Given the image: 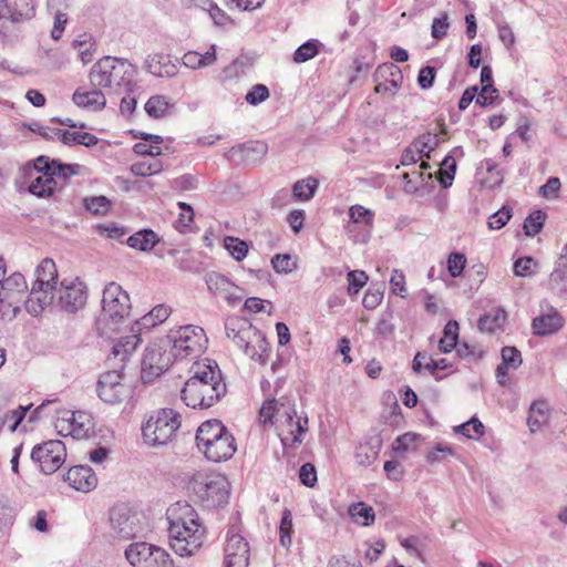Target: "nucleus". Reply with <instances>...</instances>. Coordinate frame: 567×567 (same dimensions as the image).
<instances>
[{"label":"nucleus","mask_w":567,"mask_h":567,"mask_svg":"<svg viewBox=\"0 0 567 567\" xmlns=\"http://www.w3.org/2000/svg\"><path fill=\"white\" fill-rule=\"evenodd\" d=\"M167 344L152 343L143 354L141 378L144 382H151L153 379L159 377L172 364V350L167 351Z\"/></svg>","instance_id":"nucleus-16"},{"label":"nucleus","mask_w":567,"mask_h":567,"mask_svg":"<svg viewBox=\"0 0 567 567\" xmlns=\"http://www.w3.org/2000/svg\"><path fill=\"white\" fill-rule=\"evenodd\" d=\"M166 517L172 549L181 557L194 555L202 547L206 534L194 507L187 502H176L167 508Z\"/></svg>","instance_id":"nucleus-1"},{"label":"nucleus","mask_w":567,"mask_h":567,"mask_svg":"<svg viewBox=\"0 0 567 567\" xmlns=\"http://www.w3.org/2000/svg\"><path fill=\"white\" fill-rule=\"evenodd\" d=\"M22 22L10 17L0 18V44L2 47H10L19 42Z\"/></svg>","instance_id":"nucleus-32"},{"label":"nucleus","mask_w":567,"mask_h":567,"mask_svg":"<svg viewBox=\"0 0 567 567\" xmlns=\"http://www.w3.org/2000/svg\"><path fill=\"white\" fill-rule=\"evenodd\" d=\"M291 530L292 516L289 509H285L279 526L280 543L285 547H288L291 544Z\"/></svg>","instance_id":"nucleus-54"},{"label":"nucleus","mask_w":567,"mask_h":567,"mask_svg":"<svg viewBox=\"0 0 567 567\" xmlns=\"http://www.w3.org/2000/svg\"><path fill=\"white\" fill-rule=\"evenodd\" d=\"M288 402H290L289 399H271L264 402L259 411L260 422L264 424H275L278 420V416H280L282 413V410L287 408Z\"/></svg>","instance_id":"nucleus-33"},{"label":"nucleus","mask_w":567,"mask_h":567,"mask_svg":"<svg viewBox=\"0 0 567 567\" xmlns=\"http://www.w3.org/2000/svg\"><path fill=\"white\" fill-rule=\"evenodd\" d=\"M564 327V318L554 307L535 317L532 321L533 332L539 337H546L558 332Z\"/></svg>","instance_id":"nucleus-22"},{"label":"nucleus","mask_w":567,"mask_h":567,"mask_svg":"<svg viewBox=\"0 0 567 567\" xmlns=\"http://www.w3.org/2000/svg\"><path fill=\"white\" fill-rule=\"evenodd\" d=\"M190 377L181 391V398L192 409H207L214 405L226 392L218 365L208 360L196 361Z\"/></svg>","instance_id":"nucleus-2"},{"label":"nucleus","mask_w":567,"mask_h":567,"mask_svg":"<svg viewBox=\"0 0 567 567\" xmlns=\"http://www.w3.org/2000/svg\"><path fill=\"white\" fill-rule=\"evenodd\" d=\"M35 280L25 300V309L32 316L41 315L54 303V292L58 288V269L55 262L43 259L34 271Z\"/></svg>","instance_id":"nucleus-6"},{"label":"nucleus","mask_w":567,"mask_h":567,"mask_svg":"<svg viewBox=\"0 0 567 567\" xmlns=\"http://www.w3.org/2000/svg\"><path fill=\"white\" fill-rule=\"evenodd\" d=\"M81 171V165L79 164H62L59 161L53 159L52 172L54 173V178H62L66 181L71 176L78 175Z\"/></svg>","instance_id":"nucleus-53"},{"label":"nucleus","mask_w":567,"mask_h":567,"mask_svg":"<svg viewBox=\"0 0 567 567\" xmlns=\"http://www.w3.org/2000/svg\"><path fill=\"white\" fill-rule=\"evenodd\" d=\"M225 567H248L250 548L248 542L241 535L239 524L228 527L225 543Z\"/></svg>","instance_id":"nucleus-17"},{"label":"nucleus","mask_w":567,"mask_h":567,"mask_svg":"<svg viewBox=\"0 0 567 567\" xmlns=\"http://www.w3.org/2000/svg\"><path fill=\"white\" fill-rule=\"evenodd\" d=\"M498 96V91L494 85H484L476 94V104L480 106H487L494 103Z\"/></svg>","instance_id":"nucleus-62"},{"label":"nucleus","mask_w":567,"mask_h":567,"mask_svg":"<svg viewBox=\"0 0 567 567\" xmlns=\"http://www.w3.org/2000/svg\"><path fill=\"white\" fill-rule=\"evenodd\" d=\"M545 221V214L542 210H536L530 214L524 221V230L527 236H536L543 229Z\"/></svg>","instance_id":"nucleus-51"},{"label":"nucleus","mask_w":567,"mask_h":567,"mask_svg":"<svg viewBox=\"0 0 567 567\" xmlns=\"http://www.w3.org/2000/svg\"><path fill=\"white\" fill-rule=\"evenodd\" d=\"M567 281V244L563 248L559 262L549 276L551 287H560Z\"/></svg>","instance_id":"nucleus-46"},{"label":"nucleus","mask_w":567,"mask_h":567,"mask_svg":"<svg viewBox=\"0 0 567 567\" xmlns=\"http://www.w3.org/2000/svg\"><path fill=\"white\" fill-rule=\"evenodd\" d=\"M271 265L278 274H288L296 269L297 265L290 255L277 254L271 258Z\"/></svg>","instance_id":"nucleus-55"},{"label":"nucleus","mask_w":567,"mask_h":567,"mask_svg":"<svg viewBox=\"0 0 567 567\" xmlns=\"http://www.w3.org/2000/svg\"><path fill=\"white\" fill-rule=\"evenodd\" d=\"M34 14V0H0V18L10 17L16 21L25 22Z\"/></svg>","instance_id":"nucleus-25"},{"label":"nucleus","mask_w":567,"mask_h":567,"mask_svg":"<svg viewBox=\"0 0 567 567\" xmlns=\"http://www.w3.org/2000/svg\"><path fill=\"white\" fill-rule=\"evenodd\" d=\"M174 103L166 95L157 94L151 96L145 103V112L150 117L161 118L168 114Z\"/></svg>","instance_id":"nucleus-35"},{"label":"nucleus","mask_w":567,"mask_h":567,"mask_svg":"<svg viewBox=\"0 0 567 567\" xmlns=\"http://www.w3.org/2000/svg\"><path fill=\"white\" fill-rule=\"evenodd\" d=\"M511 217V209L504 206L489 217L488 227L491 229L498 230L508 223Z\"/></svg>","instance_id":"nucleus-63"},{"label":"nucleus","mask_w":567,"mask_h":567,"mask_svg":"<svg viewBox=\"0 0 567 567\" xmlns=\"http://www.w3.org/2000/svg\"><path fill=\"white\" fill-rule=\"evenodd\" d=\"M548 405L545 401H535L529 406V414L527 417V425L532 433L540 430L543 424L547 421Z\"/></svg>","instance_id":"nucleus-38"},{"label":"nucleus","mask_w":567,"mask_h":567,"mask_svg":"<svg viewBox=\"0 0 567 567\" xmlns=\"http://www.w3.org/2000/svg\"><path fill=\"white\" fill-rule=\"evenodd\" d=\"M193 491L197 499L206 508H215L227 504L229 484L224 475H209L195 480Z\"/></svg>","instance_id":"nucleus-10"},{"label":"nucleus","mask_w":567,"mask_h":567,"mask_svg":"<svg viewBox=\"0 0 567 567\" xmlns=\"http://www.w3.org/2000/svg\"><path fill=\"white\" fill-rule=\"evenodd\" d=\"M131 307L128 293L118 284L110 282L103 290L100 322L109 326L110 331H115L130 315Z\"/></svg>","instance_id":"nucleus-9"},{"label":"nucleus","mask_w":567,"mask_h":567,"mask_svg":"<svg viewBox=\"0 0 567 567\" xmlns=\"http://www.w3.org/2000/svg\"><path fill=\"white\" fill-rule=\"evenodd\" d=\"M65 481L76 491L87 493L97 485V477L93 470L86 465H78L69 468Z\"/></svg>","instance_id":"nucleus-23"},{"label":"nucleus","mask_w":567,"mask_h":567,"mask_svg":"<svg viewBox=\"0 0 567 567\" xmlns=\"http://www.w3.org/2000/svg\"><path fill=\"white\" fill-rule=\"evenodd\" d=\"M54 135H56L58 140L61 141L64 145H84L86 147H91L97 144L99 138L91 133L87 132H72L68 130H55L53 131Z\"/></svg>","instance_id":"nucleus-31"},{"label":"nucleus","mask_w":567,"mask_h":567,"mask_svg":"<svg viewBox=\"0 0 567 567\" xmlns=\"http://www.w3.org/2000/svg\"><path fill=\"white\" fill-rule=\"evenodd\" d=\"M73 103L85 110L99 112L106 105V96L102 89L93 87L91 90L80 86L72 95Z\"/></svg>","instance_id":"nucleus-24"},{"label":"nucleus","mask_w":567,"mask_h":567,"mask_svg":"<svg viewBox=\"0 0 567 567\" xmlns=\"http://www.w3.org/2000/svg\"><path fill=\"white\" fill-rule=\"evenodd\" d=\"M217 60L216 45L212 44L205 53L188 51L182 56V64L192 70L212 66Z\"/></svg>","instance_id":"nucleus-30"},{"label":"nucleus","mask_w":567,"mask_h":567,"mask_svg":"<svg viewBox=\"0 0 567 567\" xmlns=\"http://www.w3.org/2000/svg\"><path fill=\"white\" fill-rule=\"evenodd\" d=\"M449 27V16L446 12H442L440 17L433 19L431 35L436 40H441L446 37Z\"/></svg>","instance_id":"nucleus-58"},{"label":"nucleus","mask_w":567,"mask_h":567,"mask_svg":"<svg viewBox=\"0 0 567 567\" xmlns=\"http://www.w3.org/2000/svg\"><path fill=\"white\" fill-rule=\"evenodd\" d=\"M136 75V66L126 59L106 55L92 65L89 80L93 87L120 95L137 90Z\"/></svg>","instance_id":"nucleus-3"},{"label":"nucleus","mask_w":567,"mask_h":567,"mask_svg":"<svg viewBox=\"0 0 567 567\" xmlns=\"http://www.w3.org/2000/svg\"><path fill=\"white\" fill-rule=\"evenodd\" d=\"M350 221L346 226L348 235L354 243H367L373 227L374 213L361 205L349 208Z\"/></svg>","instance_id":"nucleus-20"},{"label":"nucleus","mask_w":567,"mask_h":567,"mask_svg":"<svg viewBox=\"0 0 567 567\" xmlns=\"http://www.w3.org/2000/svg\"><path fill=\"white\" fill-rule=\"evenodd\" d=\"M269 97V90L264 84L254 85L246 94V102L250 105H258Z\"/></svg>","instance_id":"nucleus-59"},{"label":"nucleus","mask_w":567,"mask_h":567,"mask_svg":"<svg viewBox=\"0 0 567 567\" xmlns=\"http://www.w3.org/2000/svg\"><path fill=\"white\" fill-rule=\"evenodd\" d=\"M55 189L56 181L54 178V173L40 174L29 186V192L31 194L42 198L53 195Z\"/></svg>","instance_id":"nucleus-34"},{"label":"nucleus","mask_w":567,"mask_h":567,"mask_svg":"<svg viewBox=\"0 0 567 567\" xmlns=\"http://www.w3.org/2000/svg\"><path fill=\"white\" fill-rule=\"evenodd\" d=\"M87 300L86 286L79 278L63 279L54 292V303L49 308H58L74 313L84 308Z\"/></svg>","instance_id":"nucleus-11"},{"label":"nucleus","mask_w":567,"mask_h":567,"mask_svg":"<svg viewBox=\"0 0 567 567\" xmlns=\"http://www.w3.org/2000/svg\"><path fill=\"white\" fill-rule=\"evenodd\" d=\"M125 557L134 567H174L166 550L144 542L131 544L125 549Z\"/></svg>","instance_id":"nucleus-12"},{"label":"nucleus","mask_w":567,"mask_h":567,"mask_svg":"<svg viewBox=\"0 0 567 567\" xmlns=\"http://www.w3.org/2000/svg\"><path fill=\"white\" fill-rule=\"evenodd\" d=\"M452 455H454V450L451 446L439 443L426 454L425 460L427 463L434 464Z\"/></svg>","instance_id":"nucleus-60"},{"label":"nucleus","mask_w":567,"mask_h":567,"mask_svg":"<svg viewBox=\"0 0 567 567\" xmlns=\"http://www.w3.org/2000/svg\"><path fill=\"white\" fill-rule=\"evenodd\" d=\"M28 295L27 280L20 272H13L9 277L4 276L0 282V305L12 308L13 313L20 310L21 303L25 305Z\"/></svg>","instance_id":"nucleus-19"},{"label":"nucleus","mask_w":567,"mask_h":567,"mask_svg":"<svg viewBox=\"0 0 567 567\" xmlns=\"http://www.w3.org/2000/svg\"><path fill=\"white\" fill-rule=\"evenodd\" d=\"M465 265L466 258L463 254L452 252L447 258V270L453 278H457L462 275Z\"/></svg>","instance_id":"nucleus-57"},{"label":"nucleus","mask_w":567,"mask_h":567,"mask_svg":"<svg viewBox=\"0 0 567 567\" xmlns=\"http://www.w3.org/2000/svg\"><path fill=\"white\" fill-rule=\"evenodd\" d=\"M299 478L303 485L312 487L317 482L316 467L310 463L303 464L299 470Z\"/></svg>","instance_id":"nucleus-64"},{"label":"nucleus","mask_w":567,"mask_h":567,"mask_svg":"<svg viewBox=\"0 0 567 567\" xmlns=\"http://www.w3.org/2000/svg\"><path fill=\"white\" fill-rule=\"evenodd\" d=\"M348 293L357 295L367 285L369 277L363 270H350L347 275Z\"/></svg>","instance_id":"nucleus-50"},{"label":"nucleus","mask_w":567,"mask_h":567,"mask_svg":"<svg viewBox=\"0 0 567 567\" xmlns=\"http://www.w3.org/2000/svg\"><path fill=\"white\" fill-rule=\"evenodd\" d=\"M205 282L215 296L225 299L230 306H235L240 297L237 295L238 287L235 286L226 276L210 271L205 276Z\"/></svg>","instance_id":"nucleus-21"},{"label":"nucleus","mask_w":567,"mask_h":567,"mask_svg":"<svg viewBox=\"0 0 567 567\" xmlns=\"http://www.w3.org/2000/svg\"><path fill=\"white\" fill-rule=\"evenodd\" d=\"M537 261L533 257H520L513 266V271L517 277H530L535 274Z\"/></svg>","instance_id":"nucleus-52"},{"label":"nucleus","mask_w":567,"mask_h":567,"mask_svg":"<svg viewBox=\"0 0 567 567\" xmlns=\"http://www.w3.org/2000/svg\"><path fill=\"white\" fill-rule=\"evenodd\" d=\"M31 460L39 466L42 473L56 472L66 460V447L60 440H50L37 444L31 451Z\"/></svg>","instance_id":"nucleus-15"},{"label":"nucleus","mask_w":567,"mask_h":567,"mask_svg":"<svg viewBox=\"0 0 567 567\" xmlns=\"http://www.w3.org/2000/svg\"><path fill=\"white\" fill-rule=\"evenodd\" d=\"M440 143L439 135L435 133H425L417 136L412 144L417 148L423 157L430 158L431 153L437 147Z\"/></svg>","instance_id":"nucleus-44"},{"label":"nucleus","mask_w":567,"mask_h":567,"mask_svg":"<svg viewBox=\"0 0 567 567\" xmlns=\"http://www.w3.org/2000/svg\"><path fill=\"white\" fill-rule=\"evenodd\" d=\"M145 69L157 78H173L178 73V66L171 55L163 53L150 54L145 59Z\"/></svg>","instance_id":"nucleus-28"},{"label":"nucleus","mask_w":567,"mask_h":567,"mask_svg":"<svg viewBox=\"0 0 567 567\" xmlns=\"http://www.w3.org/2000/svg\"><path fill=\"white\" fill-rule=\"evenodd\" d=\"M111 206V200L105 196H92L84 199V207L94 215H106Z\"/></svg>","instance_id":"nucleus-48"},{"label":"nucleus","mask_w":567,"mask_h":567,"mask_svg":"<svg viewBox=\"0 0 567 567\" xmlns=\"http://www.w3.org/2000/svg\"><path fill=\"white\" fill-rule=\"evenodd\" d=\"M321 42L317 39H310L299 45L293 53V62L296 63H305L311 59H313L319 53V48L321 47Z\"/></svg>","instance_id":"nucleus-43"},{"label":"nucleus","mask_w":567,"mask_h":567,"mask_svg":"<svg viewBox=\"0 0 567 567\" xmlns=\"http://www.w3.org/2000/svg\"><path fill=\"white\" fill-rule=\"evenodd\" d=\"M381 444L373 446L369 443L360 444L357 447L354 457L360 466H369L378 458L379 450Z\"/></svg>","instance_id":"nucleus-45"},{"label":"nucleus","mask_w":567,"mask_h":567,"mask_svg":"<svg viewBox=\"0 0 567 567\" xmlns=\"http://www.w3.org/2000/svg\"><path fill=\"white\" fill-rule=\"evenodd\" d=\"M231 153H240L246 161H257L267 153V145L264 142H249L239 146L231 147Z\"/></svg>","instance_id":"nucleus-40"},{"label":"nucleus","mask_w":567,"mask_h":567,"mask_svg":"<svg viewBox=\"0 0 567 567\" xmlns=\"http://www.w3.org/2000/svg\"><path fill=\"white\" fill-rule=\"evenodd\" d=\"M135 519V516H130L126 507H114L110 513L112 528L122 538L127 539L136 535L138 527Z\"/></svg>","instance_id":"nucleus-26"},{"label":"nucleus","mask_w":567,"mask_h":567,"mask_svg":"<svg viewBox=\"0 0 567 567\" xmlns=\"http://www.w3.org/2000/svg\"><path fill=\"white\" fill-rule=\"evenodd\" d=\"M181 426V416L172 409H161L142 425L144 443L150 446H163L168 444Z\"/></svg>","instance_id":"nucleus-8"},{"label":"nucleus","mask_w":567,"mask_h":567,"mask_svg":"<svg viewBox=\"0 0 567 567\" xmlns=\"http://www.w3.org/2000/svg\"><path fill=\"white\" fill-rule=\"evenodd\" d=\"M157 241V234L151 229L140 230L127 238V245L141 251L153 249Z\"/></svg>","instance_id":"nucleus-37"},{"label":"nucleus","mask_w":567,"mask_h":567,"mask_svg":"<svg viewBox=\"0 0 567 567\" xmlns=\"http://www.w3.org/2000/svg\"><path fill=\"white\" fill-rule=\"evenodd\" d=\"M224 246L237 261L245 259L248 254V245L244 240L233 236H228L224 239Z\"/></svg>","instance_id":"nucleus-47"},{"label":"nucleus","mask_w":567,"mask_h":567,"mask_svg":"<svg viewBox=\"0 0 567 567\" xmlns=\"http://www.w3.org/2000/svg\"><path fill=\"white\" fill-rule=\"evenodd\" d=\"M390 288L394 295L406 298L408 289L405 285V276L402 270L394 269L390 278Z\"/></svg>","instance_id":"nucleus-56"},{"label":"nucleus","mask_w":567,"mask_h":567,"mask_svg":"<svg viewBox=\"0 0 567 567\" xmlns=\"http://www.w3.org/2000/svg\"><path fill=\"white\" fill-rule=\"evenodd\" d=\"M506 312L505 310L498 308L494 311L482 316L478 319V329L482 332L494 333L498 330H502L504 323L506 321Z\"/></svg>","instance_id":"nucleus-36"},{"label":"nucleus","mask_w":567,"mask_h":567,"mask_svg":"<svg viewBox=\"0 0 567 567\" xmlns=\"http://www.w3.org/2000/svg\"><path fill=\"white\" fill-rule=\"evenodd\" d=\"M167 343L175 360H194L205 351L207 337L202 327L187 324L172 330Z\"/></svg>","instance_id":"nucleus-7"},{"label":"nucleus","mask_w":567,"mask_h":567,"mask_svg":"<svg viewBox=\"0 0 567 567\" xmlns=\"http://www.w3.org/2000/svg\"><path fill=\"white\" fill-rule=\"evenodd\" d=\"M225 331L227 338L251 360L260 364L267 362L269 343L251 322L240 317H229L225 321Z\"/></svg>","instance_id":"nucleus-5"},{"label":"nucleus","mask_w":567,"mask_h":567,"mask_svg":"<svg viewBox=\"0 0 567 567\" xmlns=\"http://www.w3.org/2000/svg\"><path fill=\"white\" fill-rule=\"evenodd\" d=\"M195 440L198 451L214 463L228 461L237 451L233 433L219 420L203 422Z\"/></svg>","instance_id":"nucleus-4"},{"label":"nucleus","mask_w":567,"mask_h":567,"mask_svg":"<svg viewBox=\"0 0 567 567\" xmlns=\"http://www.w3.org/2000/svg\"><path fill=\"white\" fill-rule=\"evenodd\" d=\"M141 342L140 334L135 332V328H132V333L130 336L120 338L113 346L111 355L109 357V361L118 360L124 363L127 358L136 350L138 343Z\"/></svg>","instance_id":"nucleus-29"},{"label":"nucleus","mask_w":567,"mask_h":567,"mask_svg":"<svg viewBox=\"0 0 567 567\" xmlns=\"http://www.w3.org/2000/svg\"><path fill=\"white\" fill-rule=\"evenodd\" d=\"M458 331L460 326L457 321H447L443 329V336L439 340V349L442 353H450L457 346Z\"/></svg>","instance_id":"nucleus-39"},{"label":"nucleus","mask_w":567,"mask_h":567,"mask_svg":"<svg viewBox=\"0 0 567 567\" xmlns=\"http://www.w3.org/2000/svg\"><path fill=\"white\" fill-rule=\"evenodd\" d=\"M454 432L477 441L484 435L485 426L476 416H473L467 422L456 425Z\"/></svg>","instance_id":"nucleus-42"},{"label":"nucleus","mask_w":567,"mask_h":567,"mask_svg":"<svg viewBox=\"0 0 567 567\" xmlns=\"http://www.w3.org/2000/svg\"><path fill=\"white\" fill-rule=\"evenodd\" d=\"M349 515L357 524L370 526L374 522V511L363 502L352 504L349 507Z\"/></svg>","instance_id":"nucleus-41"},{"label":"nucleus","mask_w":567,"mask_h":567,"mask_svg":"<svg viewBox=\"0 0 567 567\" xmlns=\"http://www.w3.org/2000/svg\"><path fill=\"white\" fill-rule=\"evenodd\" d=\"M275 424H278L279 436L284 445H295L302 442V435L308 430V419H301L297 415L293 404L288 405Z\"/></svg>","instance_id":"nucleus-18"},{"label":"nucleus","mask_w":567,"mask_h":567,"mask_svg":"<svg viewBox=\"0 0 567 567\" xmlns=\"http://www.w3.org/2000/svg\"><path fill=\"white\" fill-rule=\"evenodd\" d=\"M501 354L502 363L508 368L517 369L523 362L522 354L515 347H504Z\"/></svg>","instance_id":"nucleus-61"},{"label":"nucleus","mask_w":567,"mask_h":567,"mask_svg":"<svg viewBox=\"0 0 567 567\" xmlns=\"http://www.w3.org/2000/svg\"><path fill=\"white\" fill-rule=\"evenodd\" d=\"M318 187V182L315 178H307L302 181H298L295 183L292 190L293 195L301 200H309L312 198L316 189Z\"/></svg>","instance_id":"nucleus-49"},{"label":"nucleus","mask_w":567,"mask_h":567,"mask_svg":"<svg viewBox=\"0 0 567 567\" xmlns=\"http://www.w3.org/2000/svg\"><path fill=\"white\" fill-rule=\"evenodd\" d=\"M54 427L62 436L86 439L93 427V419L84 411L60 410L56 413Z\"/></svg>","instance_id":"nucleus-13"},{"label":"nucleus","mask_w":567,"mask_h":567,"mask_svg":"<svg viewBox=\"0 0 567 567\" xmlns=\"http://www.w3.org/2000/svg\"><path fill=\"white\" fill-rule=\"evenodd\" d=\"M374 78L377 81L379 79H384L383 82L377 83L374 89L377 93H389L390 95H394L402 76L400 69L396 65L385 63L377 69Z\"/></svg>","instance_id":"nucleus-27"},{"label":"nucleus","mask_w":567,"mask_h":567,"mask_svg":"<svg viewBox=\"0 0 567 567\" xmlns=\"http://www.w3.org/2000/svg\"><path fill=\"white\" fill-rule=\"evenodd\" d=\"M121 370H112L103 373L97 381L96 392L99 398L109 404H118L132 396V388L125 383Z\"/></svg>","instance_id":"nucleus-14"}]
</instances>
